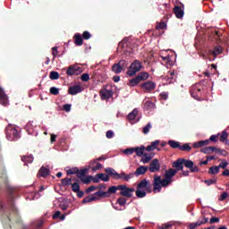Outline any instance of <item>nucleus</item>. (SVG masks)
Returning a JSON list of instances; mask_svg holds the SVG:
<instances>
[{
    "label": "nucleus",
    "instance_id": "obj_1",
    "mask_svg": "<svg viewBox=\"0 0 229 229\" xmlns=\"http://www.w3.org/2000/svg\"><path fill=\"white\" fill-rule=\"evenodd\" d=\"M9 199L11 201L10 212L6 211L4 205H3V203L0 201V212H4L2 215V219H4L5 223L13 221V219H15V217L18 216L17 208H15L13 205V190L12 189L9 190Z\"/></svg>",
    "mask_w": 229,
    "mask_h": 229
},
{
    "label": "nucleus",
    "instance_id": "obj_2",
    "mask_svg": "<svg viewBox=\"0 0 229 229\" xmlns=\"http://www.w3.org/2000/svg\"><path fill=\"white\" fill-rule=\"evenodd\" d=\"M183 165L190 169L191 173H199V168L194 165V162L185 158H178L173 163L172 167H174L175 171H183Z\"/></svg>",
    "mask_w": 229,
    "mask_h": 229
},
{
    "label": "nucleus",
    "instance_id": "obj_3",
    "mask_svg": "<svg viewBox=\"0 0 229 229\" xmlns=\"http://www.w3.org/2000/svg\"><path fill=\"white\" fill-rule=\"evenodd\" d=\"M153 186L151 185V181H148L146 179L141 180L138 185L137 190L135 191V194L137 198L142 199L146 198V195L151 194L153 192Z\"/></svg>",
    "mask_w": 229,
    "mask_h": 229
},
{
    "label": "nucleus",
    "instance_id": "obj_4",
    "mask_svg": "<svg viewBox=\"0 0 229 229\" xmlns=\"http://www.w3.org/2000/svg\"><path fill=\"white\" fill-rule=\"evenodd\" d=\"M105 172L106 174H109V176H112L114 180H124V182H130V180L133 178V173L126 174L124 172H122L121 174H118L112 167L106 168Z\"/></svg>",
    "mask_w": 229,
    "mask_h": 229
},
{
    "label": "nucleus",
    "instance_id": "obj_5",
    "mask_svg": "<svg viewBox=\"0 0 229 229\" xmlns=\"http://www.w3.org/2000/svg\"><path fill=\"white\" fill-rule=\"evenodd\" d=\"M171 183V180L167 179V177H165L162 179L160 175H155L154 176V182H153V190L154 192H162V187H167Z\"/></svg>",
    "mask_w": 229,
    "mask_h": 229
},
{
    "label": "nucleus",
    "instance_id": "obj_6",
    "mask_svg": "<svg viewBox=\"0 0 229 229\" xmlns=\"http://www.w3.org/2000/svg\"><path fill=\"white\" fill-rule=\"evenodd\" d=\"M117 191H120V196L123 198H131V196H133V192L135 191V188H128V186L124 184L113 186V194H115Z\"/></svg>",
    "mask_w": 229,
    "mask_h": 229
},
{
    "label": "nucleus",
    "instance_id": "obj_7",
    "mask_svg": "<svg viewBox=\"0 0 229 229\" xmlns=\"http://www.w3.org/2000/svg\"><path fill=\"white\" fill-rule=\"evenodd\" d=\"M149 78V73L148 72H140L135 78L131 79L127 84L129 87H137L140 81H146Z\"/></svg>",
    "mask_w": 229,
    "mask_h": 229
},
{
    "label": "nucleus",
    "instance_id": "obj_8",
    "mask_svg": "<svg viewBox=\"0 0 229 229\" xmlns=\"http://www.w3.org/2000/svg\"><path fill=\"white\" fill-rule=\"evenodd\" d=\"M89 169L83 168L77 172V178L85 185H89L92 182V175H87Z\"/></svg>",
    "mask_w": 229,
    "mask_h": 229
},
{
    "label": "nucleus",
    "instance_id": "obj_9",
    "mask_svg": "<svg viewBox=\"0 0 229 229\" xmlns=\"http://www.w3.org/2000/svg\"><path fill=\"white\" fill-rule=\"evenodd\" d=\"M142 69V63L139 60H135L131 63V67L128 68L127 74L128 76H135Z\"/></svg>",
    "mask_w": 229,
    "mask_h": 229
},
{
    "label": "nucleus",
    "instance_id": "obj_10",
    "mask_svg": "<svg viewBox=\"0 0 229 229\" xmlns=\"http://www.w3.org/2000/svg\"><path fill=\"white\" fill-rule=\"evenodd\" d=\"M114 194V186L108 188L107 191H98L93 194L96 199V201L103 199V198H110Z\"/></svg>",
    "mask_w": 229,
    "mask_h": 229
},
{
    "label": "nucleus",
    "instance_id": "obj_11",
    "mask_svg": "<svg viewBox=\"0 0 229 229\" xmlns=\"http://www.w3.org/2000/svg\"><path fill=\"white\" fill-rule=\"evenodd\" d=\"M128 67V63L125 60H120L117 64H113L112 71L115 74H121L124 69Z\"/></svg>",
    "mask_w": 229,
    "mask_h": 229
},
{
    "label": "nucleus",
    "instance_id": "obj_12",
    "mask_svg": "<svg viewBox=\"0 0 229 229\" xmlns=\"http://www.w3.org/2000/svg\"><path fill=\"white\" fill-rule=\"evenodd\" d=\"M202 90H203V86H201V84H196L191 88L190 93L194 99L199 100V98H201Z\"/></svg>",
    "mask_w": 229,
    "mask_h": 229
},
{
    "label": "nucleus",
    "instance_id": "obj_13",
    "mask_svg": "<svg viewBox=\"0 0 229 229\" xmlns=\"http://www.w3.org/2000/svg\"><path fill=\"white\" fill-rule=\"evenodd\" d=\"M140 89L144 90V92H153L155 89H157V83L148 81L140 85Z\"/></svg>",
    "mask_w": 229,
    "mask_h": 229
},
{
    "label": "nucleus",
    "instance_id": "obj_14",
    "mask_svg": "<svg viewBox=\"0 0 229 229\" xmlns=\"http://www.w3.org/2000/svg\"><path fill=\"white\" fill-rule=\"evenodd\" d=\"M148 171L150 173H157L160 171V162L157 158L153 159L152 162L149 164Z\"/></svg>",
    "mask_w": 229,
    "mask_h": 229
},
{
    "label": "nucleus",
    "instance_id": "obj_15",
    "mask_svg": "<svg viewBox=\"0 0 229 229\" xmlns=\"http://www.w3.org/2000/svg\"><path fill=\"white\" fill-rule=\"evenodd\" d=\"M0 105H4V106L8 105V95H6L2 87H0Z\"/></svg>",
    "mask_w": 229,
    "mask_h": 229
},
{
    "label": "nucleus",
    "instance_id": "obj_16",
    "mask_svg": "<svg viewBox=\"0 0 229 229\" xmlns=\"http://www.w3.org/2000/svg\"><path fill=\"white\" fill-rule=\"evenodd\" d=\"M82 90L83 89H81V86L75 85L69 88L68 94H70L71 96H76V94H80V92H82Z\"/></svg>",
    "mask_w": 229,
    "mask_h": 229
},
{
    "label": "nucleus",
    "instance_id": "obj_17",
    "mask_svg": "<svg viewBox=\"0 0 229 229\" xmlns=\"http://www.w3.org/2000/svg\"><path fill=\"white\" fill-rule=\"evenodd\" d=\"M155 157V153L151 152V153H145L143 154L140 162H142V164H148L149 162H151V159Z\"/></svg>",
    "mask_w": 229,
    "mask_h": 229
},
{
    "label": "nucleus",
    "instance_id": "obj_18",
    "mask_svg": "<svg viewBox=\"0 0 229 229\" xmlns=\"http://www.w3.org/2000/svg\"><path fill=\"white\" fill-rule=\"evenodd\" d=\"M174 13L177 19H183V9H182V6L176 5L174 8Z\"/></svg>",
    "mask_w": 229,
    "mask_h": 229
},
{
    "label": "nucleus",
    "instance_id": "obj_19",
    "mask_svg": "<svg viewBox=\"0 0 229 229\" xmlns=\"http://www.w3.org/2000/svg\"><path fill=\"white\" fill-rule=\"evenodd\" d=\"M114 96V92L112 90L104 89L100 91L101 99H110Z\"/></svg>",
    "mask_w": 229,
    "mask_h": 229
},
{
    "label": "nucleus",
    "instance_id": "obj_20",
    "mask_svg": "<svg viewBox=\"0 0 229 229\" xmlns=\"http://www.w3.org/2000/svg\"><path fill=\"white\" fill-rule=\"evenodd\" d=\"M209 144H210V140H199L198 142H194L192 146L195 149H198L199 148H203L204 146H208Z\"/></svg>",
    "mask_w": 229,
    "mask_h": 229
},
{
    "label": "nucleus",
    "instance_id": "obj_21",
    "mask_svg": "<svg viewBox=\"0 0 229 229\" xmlns=\"http://www.w3.org/2000/svg\"><path fill=\"white\" fill-rule=\"evenodd\" d=\"M148 172V166L140 165L136 169V171L133 174V176H140L142 174H146Z\"/></svg>",
    "mask_w": 229,
    "mask_h": 229
},
{
    "label": "nucleus",
    "instance_id": "obj_22",
    "mask_svg": "<svg viewBox=\"0 0 229 229\" xmlns=\"http://www.w3.org/2000/svg\"><path fill=\"white\" fill-rule=\"evenodd\" d=\"M49 173H51V171L47 167L42 166L38 171V178H40V176L46 178V176H49Z\"/></svg>",
    "mask_w": 229,
    "mask_h": 229
},
{
    "label": "nucleus",
    "instance_id": "obj_23",
    "mask_svg": "<svg viewBox=\"0 0 229 229\" xmlns=\"http://www.w3.org/2000/svg\"><path fill=\"white\" fill-rule=\"evenodd\" d=\"M73 40L75 46H83V38L81 37V34L75 33V35L73 36Z\"/></svg>",
    "mask_w": 229,
    "mask_h": 229
},
{
    "label": "nucleus",
    "instance_id": "obj_24",
    "mask_svg": "<svg viewBox=\"0 0 229 229\" xmlns=\"http://www.w3.org/2000/svg\"><path fill=\"white\" fill-rule=\"evenodd\" d=\"M176 173H178L176 169L170 168L169 170L165 171V178H167V180L171 181V178H173V176H175Z\"/></svg>",
    "mask_w": 229,
    "mask_h": 229
},
{
    "label": "nucleus",
    "instance_id": "obj_25",
    "mask_svg": "<svg viewBox=\"0 0 229 229\" xmlns=\"http://www.w3.org/2000/svg\"><path fill=\"white\" fill-rule=\"evenodd\" d=\"M76 72H78V66L75 65H70L66 70L67 76H74Z\"/></svg>",
    "mask_w": 229,
    "mask_h": 229
},
{
    "label": "nucleus",
    "instance_id": "obj_26",
    "mask_svg": "<svg viewBox=\"0 0 229 229\" xmlns=\"http://www.w3.org/2000/svg\"><path fill=\"white\" fill-rule=\"evenodd\" d=\"M158 144H160V140H156L155 141H152L150 143V145L147 146V148H145L146 151H155V149H157V146H158Z\"/></svg>",
    "mask_w": 229,
    "mask_h": 229
},
{
    "label": "nucleus",
    "instance_id": "obj_27",
    "mask_svg": "<svg viewBox=\"0 0 229 229\" xmlns=\"http://www.w3.org/2000/svg\"><path fill=\"white\" fill-rule=\"evenodd\" d=\"M144 151H146V147L144 146L134 148V153H136L137 157H143Z\"/></svg>",
    "mask_w": 229,
    "mask_h": 229
},
{
    "label": "nucleus",
    "instance_id": "obj_28",
    "mask_svg": "<svg viewBox=\"0 0 229 229\" xmlns=\"http://www.w3.org/2000/svg\"><path fill=\"white\" fill-rule=\"evenodd\" d=\"M216 151V147H206L200 149V153H204V155H211Z\"/></svg>",
    "mask_w": 229,
    "mask_h": 229
},
{
    "label": "nucleus",
    "instance_id": "obj_29",
    "mask_svg": "<svg viewBox=\"0 0 229 229\" xmlns=\"http://www.w3.org/2000/svg\"><path fill=\"white\" fill-rule=\"evenodd\" d=\"M139 115V110L137 108H134L128 115L127 119L128 121H135V117Z\"/></svg>",
    "mask_w": 229,
    "mask_h": 229
},
{
    "label": "nucleus",
    "instance_id": "obj_30",
    "mask_svg": "<svg viewBox=\"0 0 229 229\" xmlns=\"http://www.w3.org/2000/svg\"><path fill=\"white\" fill-rule=\"evenodd\" d=\"M21 160L24 162L25 165H28V164H33V156H22Z\"/></svg>",
    "mask_w": 229,
    "mask_h": 229
},
{
    "label": "nucleus",
    "instance_id": "obj_31",
    "mask_svg": "<svg viewBox=\"0 0 229 229\" xmlns=\"http://www.w3.org/2000/svg\"><path fill=\"white\" fill-rule=\"evenodd\" d=\"M61 185H63V187H69V185H72V179L69 177L62 179Z\"/></svg>",
    "mask_w": 229,
    "mask_h": 229
},
{
    "label": "nucleus",
    "instance_id": "obj_32",
    "mask_svg": "<svg viewBox=\"0 0 229 229\" xmlns=\"http://www.w3.org/2000/svg\"><path fill=\"white\" fill-rule=\"evenodd\" d=\"M168 146H170V148H172L173 149H180L181 143L176 140H169Z\"/></svg>",
    "mask_w": 229,
    "mask_h": 229
},
{
    "label": "nucleus",
    "instance_id": "obj_33",
    "mask_svg": "<svg viewBox=\"0 0 229 229\" xmlns=\"http://www.w3.org/2000/svg\"><path fill=\"white\" fill-rule=\"evenodd\" d=\"M97 198L94 195H89L88 197L82 199V203H92V201H96Z\"/></svg>",
    "mask_w": 229,
    "mask_h": 229
},
{
    "label": "nucleus",
    "instance_id": "obj_34",
    "mask_svg": "<svg viewBox=\"0 0 229 229\" xmlns=\"http://www.w3.org/2000/svg\"><path fill=\"white\" fill-rule=\"evenodd\" d=\"M122 153L126 157H130V155H133L135 153V148H128L126 149L122 150Z\"/></svg>",
    "mask_w": 229,
    "mask_h": 229
},
{
    "label": "nucleus",
    "instance_id": "obj_35",
    "mask_svg": "<svg viewBox=\"0 0 229 229\" xmlns=\"http://www.w3.org/2000/svg\"><path fill=\"white\" fill-rule=\"evenodd\" d=\"M126 201H128L126 197H119L116 200V203L120 205V207H124V205H126Z\"/></svg>",
    "mask_w": 229,
    "mask_h": 229
},
{
    "label": "nucleus",
    "instance_id": "obj_36",
    "mask_svg": "<svg viewBox=\"0 0 229 229\" xmlns=\"http://www.w3.org/2000/svg\"><path fill=\"white\" fill-rule=\"evenodd\" d=\"M124 47H128V38H123L118 44V49H124Z\"/></svg>",
    "mask_w": 229,
    "mask_h": 229
},
{
    "label": "nucleus",
    "instance_id": "obj_37",
    "mask_svg": "<svg viewBox=\"0 0 229 229\" xmlns=\"http://www.w3.org/2000/svg\"><path fill=\"white\" fill-rule=\"evenodd\" d=\"M98 178L102 180V182H110V174H98Z\"/></svg>",
    "mask_w": 229,
    "mask_h": 229
},
{
    "label": "nucleus",
    "instance_id": "obj_38",
    "mask_svg": "<svg viewBox=\"0 0 229 229\" xmlns=\"http://www.w3.org/2000/svg\"><path fill=\"white\" fill-rule=\"evenodd\" d=\"M145 110H153L155 108V103L148 100L145 102Z\"/></svg>",
    "mask_w": 229,
    "mask_h": 229
},
{
    "label": "nucleus",
    "instance_id": "obj_39",
    "mask_svg": "<svg viewBox=\"0 0 229 229\" xmlns=\"http://www.w3.org/2000/svg\"><path fill=\"white\" fill-rule=\"evenodd\" d=\"M219 166H211L208 170V174H217L219 173Z\"/></svg>",
    "mask_w": 229,
    "mask_h": 229
},
{
    "label": "nucleus",
    "instance_id": "obj_40",
    "mask_svg": "<svg viewBox=\"0 0 229 229\" xmlns=\"http://www.w3.org/2000/svg\"><path fill=\"white\" fill-rule=\"evenodd\" d=\"M6 133H10L11 135H13V137L18 138L19 137V131L15 128L6 129Z\"/></svg>",
    "mask_w": 229,
    "mask_h": 229
},
{
    "label": "nucleus",
    "instance_id": "obj_41",
    "mask_svg": "<svg viewBox=\"0 0 229 229\" xmlns=\"http://www.w3.org/2000/svg\"><path fill=\"white\" fill-rule=\"evenodd\" d=\"M180 151H191L192 147L189 143H185L184 145H181Z\"/></svg>",
    "mask_w": 229,
    "mask_h": 229
},
{
    "label": "nucleus",
    "instance_id": "obj_42",
    "mask_svg": "<svg viewBox=\"0 0 229 229\" xmlns=\"http://www.w3.org/2000/svg\"><path fill=\"white\" fill-rule=\"evenodd\" d=\"M197 223L199 226H201V225H207V223H208V218L205 217V216H202L199 218Z\"/></svg>",
    "mask_w": 229,
    "mask_h": 229
},
{
    "label": "nucleus",
    "instance_id": "obj_43",
    "mask_svg": "<svg viewBox=\"0 0 229 229\" xmlns=\"http://www.w3.org/2000/svg\"><path fill=\"white\" fill-rule=\"evenodd\" d=\"M50 80H58L60 78V73L58 72L52 71L49 74Z\"/></svg>",
    "mask_w": 229,
    "mask_h": 229
},
{
    "label": "nucleus",
    "instance_id": "obj_44",
    "mask_svg": "<svg viewBox=\"0 0 229 229\" xmlns=\"http://www.w3.org/2000/svg\"><path fill=\"white\" fill-rule=\"evenodd\" d=\"M228 140V132L226 131H223L220 136V142H226Z\"/></svg>",
    "mask_w": 229,
    "mask_h": 229
},
{
    "label": "nucleus",
    "instance_id": "obj_45",
    "mask_svg": "<svg viewBox=\"0 0 229 229\" xmlns=\"http://www.w3.org/2000/svg\"><path fill=\"white\" fill-rule=\"evenodd\" d=\"M215 153H218L219 155H222V157H227L228 156V151H226L223 148H216Z\"/></svg>",
    "mask_w": 229,
    "mask_h": 229
},
{
    "label": "nucleus",
    "instance_id": "obj_46",
    "mask_svg": "<svg viewBox=\"0 0 229 229\" xmlns=\"http://www.w3.org/2000/svg\"><path fill=\"white\" fill-rule=\"evenodd\" d=\"M221 53H223V47L219 46L214 47L213 55L215 56H217V55H221Z\"/></svg>",
    "mask_w": 229,
    "mask_h": 229
},
{
    "label": "nucleus",
    "instance_id": "obj_47",
    "mask_svg": "<svg viewBox=\"0 0 229 229\" xmlns=\"http://www.w3.org/2000/svg\"><path fill=\"white\" fill-rule=\"evenodd\" d=\"M72 185V192H79L80 191V183L78 182H73L71 184Z\"/></svg>",
    "mask_w": 229,
    "mask_h": 229
},
{
    "label": "nucleus",
    "instance_id": "obj_48",
    "mask_svg": "<svg viewBox=\"0 0 229 229\" xmlns=\"http://www.w3.org/2000/svg\"><path fill=\"white\" fill-rule=\"evenodd\" d=\"M50 94H52V96H58V94H60V89L58 88L52 87L50 88Z\"/></svg>",
    "mask_w": 229,
    "mask_h": 229
},
{
    "label": "nucleus",
    "instance_id": "obj_49",
    "mask_svg": "<svg viewBox=\"0 0 229 229\" xmlns=\"http://www.w3.org/2000/svg\"><path fill=\"white\" fill-rule=\"evenodd\" d=\"M93 164H96V165L92 167V171H99V169H103V165H101V163H97L95 160Z\"/></svg>",
    "mask_w": 229,
    "mask_h": 229
},
{
    "label": "nucleus",
    "instance_id": "obj_50",
    "mask_svg": "<svg viewBox=\"0 0 229 229\" xmlns=\"http://www.w3.org/2000/svg\"><path fill=\"white\" fill-rule=\"evenodd\" d=\"M78 171H80V169H78V167H73V168L67 170L66 173H67V174H78Z\"/></svg>",
    "mask_w": 229,
    "mask_h": 229
},
{
    "label": "nucleus",
    "instance_id": "obj_51",
    "mask_svg": "<svg viewBox=\"0 0 229 229\" xmlns=\"http://www.w3.org/2000/svg\"><path fill=\"white\" fill-rule=\"evenodd\" d=\"M91 37H92V34H90V32H89L87 30L82 33V38L84 40H89L91 38Z\"/></svg>",
    "mask_w": 229,
    "mask_h": 229
},
{
    "label": "nucleus",
    "instance_id": "obj_52",
    "mask_svg": "<svg viewBox=\"0 0 229 229\" xmlns=\"http://www.w3.org/2000/svg\"><path fill=\"white\" fill-rule=\"evenodd\" d=\"M216 182H217V179H209V180L204 181V183H206V185L208 186L214 185Z\"/></svg>",
    "mask_w": 229,
    "mask_h": 229
},
{
    "label": "nucleus",
    "instance_id": "obj_53",
    "mask_svg": "<svg viewBox=\"0 0 229 229\" xmlns=\"http://www.w3.org/2000/svg\"><path fill=\"white\" fill-rule=\"evenodd\" d=\"M52 55H53V61H55V58H56V56H58V47H52Z\"/></svg>",
    "mask_w": 229,
    "mask_h": 229
},
{
    "label": "nucleus",
    "instance_id": "obj_54",
    "mask_svg": "<svg viewBox=\"0 0 229 229\" xmlns=\"http://www.w3.org/2000/svg\"><path fill=\"white\" fill-rule=\"evenodd\" d=\"M152 126L151 123H148L144 128H143V133L145 135H148V133H149V130H151Z\"/></svg>",
    "mask_w": 229,
    "mask_h": 229
},
{
    "label": "nucleus",
    "instance_id": "obj_55",
    "mask_svg": "<svg viewBox=\"0 0 229 229\" xmlns=\"http://www.w3.org/2000/svg\"><path fill=\"white\" fill-rule=\"evenodd\" d=\"M157 30H165V28H167V24H165V22L161 21L157 25Z\"/></svg>",
    "mask_w": 229,
    "mask_h": 229
},
{
    "label": "nucleus",
    "instance_id": "obj_56",
    "mask_svg": "<svg viewBox=\"0 0 229 229\" xmlns=\"http://www.w3.org/2000/svg\"><path fill=\"white\" fill-rule=\"evenodd\" d=\"M81 81H89V80H90V75L89 73H83L81 76Z\"/></svg>",
    "mask_w": 229,
    "mask_h": 229
},
{
    "label": "nucleus",
    "instance_id": "obj_57",
    "mask_svg": "<svg viewBox=\"0 0 229 229\" xmlns=\"http://www.w3.org/2000/svg\"><path fill=\"white\" fill-rule=\"evenodd\" d=\"M219 169H226L228 167V162L226 160H222V163L218 165Z\"/></svg>",
    "mask_w": 229,
    "mask_h": 229
},
{
    "label": "nucleus",
    "instance_id": "obj_58",
    "mask_svg": "<svg viewBox=\"0 0 229 229\" xmlns=\"http://www.w3.org/2000/svg\"><path fill=\"white\" fill-rule=\"evenodd\" d=\"M97 187V190L98 191H106V184L105 183H100Z\"/></svg>",
    "mask_w": 229,
    "mask_h": 229
},
{
    "label": "nucleus",
    "instance_id": "obj_59",
    "mask_svg": "<svg viewBox=\"0 0 229 229\" xmlns=\"http://www.w3.org/2000/svg\"><path fill=\"white\" fill-rule=\"evenodd\" d=\"M94 191H98L97 186L92 185L86 190V193L89 194V192H94Z\"/></svg>",
    "mask_w": 229,
    "mask_h": 229
},
{
    "label": "nucleus",
    "instance_id": "obj_60",
    "mask_svg": "<svg viewBox=\"0 0 229 229\" xmlns=\"http://www.w3.org/2000/svg\"><path fill=\"white\" fill-rule=\"evenodd\" d=\"M219 135H221L220 133H218L217 135H211L209 140L211 142H217V137H219Z\"/></svg>",
    "mask_w": 229,
    "mask_h": 229
},
{
    "label": "nucleus",
    "instance_id": "obj_61",
    "mask_svg": "<svg viewBox=\"0 0 229 229\" xmlns=\"http://www.w3.org/2000/svg\"><path fill=\"white\" fill-rule=\"evenodd\" d=\"M107 139H114V131H107L106 133Z\"/></svg>",
    "mask_w": 229,
    "mask_h": 229
},
{
    "label": "nucleus",
    "instance_id": "obj_62",
    "mask_svg": "<svg viewBox=\"0 0 229 229\" xmlns=\"http://www.w3.org/2000/svg\"><path fill=\"white\" fill-rule=\"evenodd\" d=\"M214 223H219V218L216 216L211 217L209 220V224L214 225Z\"/></svg>",
    "mask_w": 229,
    "mask_h": 229
},
{
    "label": "nucleus",
    "instance_id": "obj_63",
    "mask_svg": "<svg viewBox=\"0 0 229 229\" xmlns=\"http://www.w3.org/2000/svg\"><path fill=\"white\" fill-rule=\"evenodd\" d=\"M197 226H199V224L198 222H196V223H191V224L189 225V228H190V229H195Z\"/></svg>",
    "mask_w": 229,
    "mask_h": 229
},
{
    "label": "nucleus",
    "instance_id": "obj_64",
    "mask_svg": "<svg viewBox=\"0 0 229 229\" xmlns=\"http://www.w3.org/2000/svg\"><path fill=\"white\" fill-rule=\"evenodd\" d=\"M63 110H64V112H71V105L70 104H66L63 106Z\"/></svg>",
    "mask_w": 229,
    "mask_h": 229
}]
</instances>
